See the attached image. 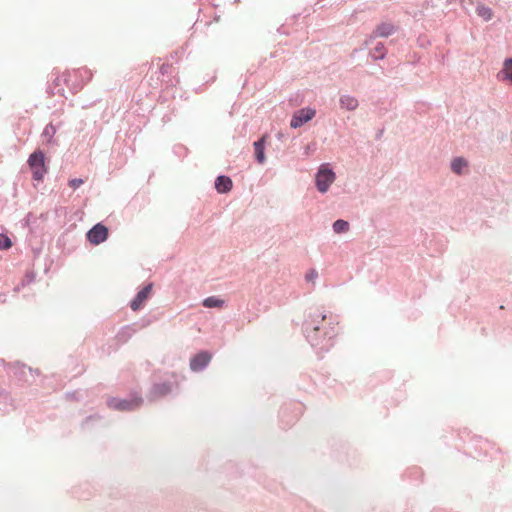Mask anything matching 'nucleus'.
<instances>
[{
    "label": "nucleus",
    "mask_w": 512,
    "mask_h": 512,
    "mask_svg": "<svg viewBox=\"0 0 512 512\" xmlns=\"http://www.w3.org/2000/svg\"><path fill=\"white\" fill-rule=\"evenodd\" d=\"M309 328H310V326H307V327H306V331H307V332L309 331ZM311 329H312L314 332H316V331H318L320 328H319V326H312V325H311Z\"/></svg>",
    "instance_id": "obj_22"
},
{
    "label": "nucleus",
    "mask_w": 512,
    "mask_h": 512,
    "mask_svg": "<svg viewBox=\"0 0 512 512\" xmlns=\"http://www.w3.org/2000/svg\"><path fill=\"white\" fill-rule=\"evenodd\" d=\"M335 180V173L327 168H321L316 175L317 189L324 193Z\"/></svg>",
    "instance_id": "obj_3"
},
{
    "label": "nucleus",
    "mask_w": 512,
    "mask_h": 512,
    "mask_svg": "<svg viewBox=\"0 0 512 512\" xmlns=\"http://www.w3.org/2000/svg\"><path fill=\"white\" fill-rule=\"evenodd\" d=\"M152 292V284H149L145 286L141 291L138 292V294L135 296V298L131 301L130 307L133 311L139 310L146 300L149 298Z\"/></svg>",
    "instance_id": "obj_6"
},
{
    "label": "nucleus",
    "mask_w": 512,
    "mask_h": 512,
    "mask_svg": "<svg viewBox=\"0 0 512 512\" xmlns=\"http://www.w3.org/2000/svg\"><path fill=\"white\" fill-rule=\"evenodd\" d=\"M333 229L336 233H343L347 232L349 229V224L347 221L344 220H337L333 224Z\"/></svg>",
    "instance_id": "obj_15"
},
{
    "label": "nucleus",
    "mask_w": 512,
    "mask_h": 512,
    "mask_svg": "<svg viewBox=\"0 0 512 512\" xmlns=\"http://www.w3.org/2000/svg\"><path fill=\"white\" fill-rule=\"evenodd\" d=\"M466 166L467 162L463 158H456L451 163L452 170L457 174H461L463 168H465Z\"/></svg>",
    "instance_id": "obj_14"
},
{
    "label": "nucleus",
    "mask_w": 512,
    "mask_h": 512,
    "mask_svg": "<svg viewBox=\"0 0 512 512\" xmlns=\"http://www.w3.org/2000/svg\"><path fill=\"white\" fill-rule=\"evenodd\" d=\"M502 74L504 75L505 79H508L509 81L512 82V58L507 59L504 62Z\"/></svg>",
    "instance_id": "obj_16"
},
{
    "label": "nucleus",
    "mask_w": 512,
    "mask_h": 512,
    "mask_svg": "<svg viewBox=\"0 0 512 512\" xmlns=\"http://www.w3.org/2000/svg\"><path fill=\"white\" fill-rule=\"evenodd\" d=\"M28 164L32 171L33 178L37 181L42 180L47 172L44 153L41 150H36L33 152L29 156Z\"/></svg>",
    "instance_id": "obj_1"
},
{
    "label": "nucleus",
    "mask_w": 512,
    "mask_h": 512,
    "mask_svg": "<svg viewBox=\"0 0 512 512\" xmlns=\"http://www.w3.org/2000/svg\"><path fill=\"white\" fill-rule=\"evenodd\" d=\"M477 14L484 20L488 21L492 18V10L485 5H478L476 9Z\"/></svg>",
    "instance_id": "obj_13"
},
{
    "label": "nucleus",
    "mask_w": 512,
    "mask_h": 512,
    "mask_svg": "<svg viewBox=\"0 0 512 512\" xmlns=\"http://www.w3.org/2000/svg\"><path fill=\"white\" fill-rule=\"evenodd\" d=\"M12 246L10 238L4 234L0 235V249L6 250Z\"/></svg>",
    "instance_id": "obj_17"
},
{
    "label": "nucleus",
    "mask_w": 512,
    "mask_h": 512,
    "mask_svg": "<svg viewBox=\"0 0 512 512\" xmlns=\"http://www.w3.org/2000/svg\"><path fill=\"white\" fill-rule=\"evenodd\" d=\"M108 237V229L101 223L93 226L87 233V238L90 243L99 245L104 242Z\"/></svg>",
    "instance_id": "obj_5"
},
{
    "label": "nucleus",
    "mask_w": 512,
    "mask_h": 512,
    "mask_svg": "<svg viewBox=\"0 0 512 512\" xmlns=\"http://www.w3.org/2000/svg\"><path fill=\"white\" fill-rule=\"evenodd\" d=\"M317 277V272L315 270H312L306 275V279L311 281Z\"/></svg>",
    "instance_id": "obj_20"
},
{
    "label": "nucleus",
    "mask_w": 512,
    "mask_h": 512,
    "mask_svg": "<svg viewBox=\"0 0 512 512\" xmlns=\"http://www.w3.org/2000/svg\"><path fill=\"white\" fill-rule=\"evenodd\" d=\"M232 180L227 176H219L215 181V188L219 193H227L232 189Z\"/></svg>",
    "instance_id": "obj_9"
},
{
    "label": "nucleus",
    "mask_w": 512,
    "mask_h": 512,
    "mask_svg": "<svg viewBox=\"0 0 512 512\" xmlns=\"http://www.w3.org/2000/svg\"><path fill=\"white\" fill-rule=\"evenodd\" d=\"M395 31L394 25L391 23H381L378 25L375 30L372 32V36L374 38L377 37H388Z\"/></svg>",
    "instance_id": "obj_8"
},
{
    "label": "nucleus",
    "mask_w": 512,
    "mask_h": 512,
    "mask_svg": "<svg viewBox=\"0 0 512 512\" xmlns=\"http://www.w3.org/2000/svg\"><path fill=\"white\" fill-rule=\"evenodd\" d=\"M224 305V300L219 299L215 296L208 297L204 299L203 306L207 308H222Z\"/></svg>",
    "instance_id": "obj_12"
},
{
    "label": "nucleus",
    "mask_w": 512,
    "mask_h": 512,
    "mask_svg": "<svg viewBox=\"0 0 512 512\" xmlns=\"http://www.w3.org/2000/svg\"><path fill=\"white\" fill-rule=\"evenodd\" d=\"M211 360V355L208 352H200L196 354L190 361V368L193 371H199L206 367Z\"/></svg>",
    "instance_id": "obj_7"
},
{
    "label": "nucleus",
    "mask_w": 512,
    "mask_h": 512,
    "mask_svg": "<svg viewBox=\"0 0 512 512\" xmlns=\"http://www.w3.org/2000/svg\"><path fill=\"white\" fill-rule=\"evenodd\" d=\"M384 46L383 45H378L376 48H375V53H374V57L375 58H383L384 57Z\"/></svg>",
    "instance_id": "obj_18"
},
{
    "label": "nucleus",
    "mask_w": 512,
    "mask_h": 512,
    "mask_svg": "<svg viewBox=\"0 0 512 512\" xmlns=\"http://www.w3.org/2000/svg\"><path fill=\"white\" fill-rule=\"evenodd\" d=\"M267 136L264 135L254 143V149H255V156L257 161L262 164L265 161V154H264V144L266 142Z\"/></svg>",
    "instance_id": "obj_11"
},
{
    "label": "nucleus",
    "mask_w": 512,
    "mask_h": 512,
    "mask_svg": "<svg viewBox=\"0 0 512 512\" xmlns=\"http://www.w3.org/2000/svg\"><path fill=\"white\" fill-rule=\"evenodd\" d=\"M84 183V181L82 179H72L69 181V186L73 189H77L78 187H80L82 184Z\"/></svg>",
    "instance_id": "obj_19"
},
{
    "label": "nucleus",
    "mask_w": 512,
    "mask_h": 512,
    "mask_svg": "<svg viewBox=\"0 0 512 512\" xmlns=\"http://www.w3.org/2000/svg\"><path fill=\"white\" fill-rule=\"evenodd\" d=\"M340 106L348 111H353L358 107V100L350 95H342L340 97Z\"/></svg>",
    "instance_id": "obj_10"
},
{
    "label": "nucleus",
    "mask_w": 512,
    "mask_h": 512,
    "mask_svg": "<svg viewBox=\"0 0 512 512\" xmlns=\"http://www.w3.org/2000/svg\"><path fill=\"white\" fill-rule=\"evenodd\" d=\"M156 389H159L161 394H164V393L168 392V390H169L168 386H166V385L157 386Z\"/></svg>",
    "instance_id": "obj_21"
},
{
    "label": "nucleus",
    "mask_w": 512,
    "mask_h": 512,
    "mask_svg": "<svg viewBox=\"0 0 512 512\" xmlns=\"http://www.w3.org/2000/svg\"><path fill=\"white\" fill-rule=\"evenodd\" d=\"M142 403V399L140 397H131L130 399H119V398H110L107 401V405L109 408L118 410V411H131L138 408Z\"/></svg>",
    "instance_id": "obj_2"
},
{
    "label": "nucleus",
    "mask_w": 512,
    "mask_h": 512,
    "mask_svg": "<svg viewBox=\"0 0 512 512\" xmlns=\"http://www.w3.org/2000/svg\"><path fill=\"white\" fill-rule=\"evenodd\" d=\"M316 114V110L313 108H303L296 111L291 119L290 126L292 128L301 127L303 124L310 121Z\"/></svg>",
    "instance_id": "obj_4"
}]
</instances>
